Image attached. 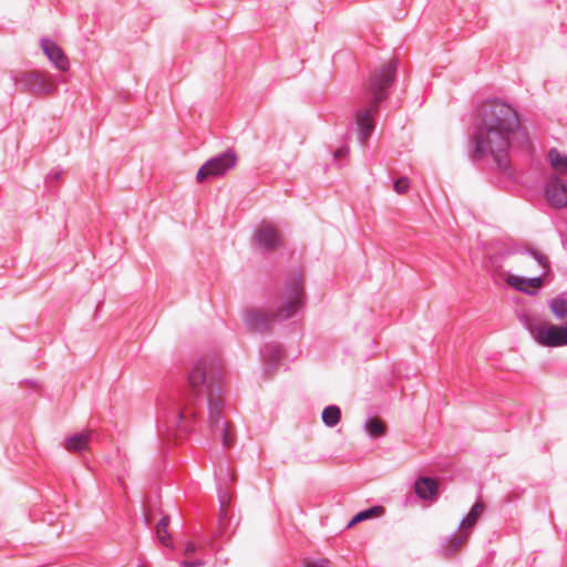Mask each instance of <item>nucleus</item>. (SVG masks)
Here are the masks:
<instances>
[{
    "label": "nucleus",
    "mask_w": 567,
    "mask_h": 567,
    "mask_svg": "<svg viewBox=\"0 0 567 567\" xmlns=\"http://www.w3.org/2000/svg\"><path fill=\"white\" fill-rule=\"evenodd\" d=\"M383 512V508L381 506H372L368 509L361 511L357 513L348 523L347 528H351L354 525L367 520L371 517L378 516Z\"/></svg>",
    "instance_id": "nucleus-19"
},
{
    "label": "nucleus",
    "mask_w": 567,
    "mask_h": 567,
    "mask_svg": "<svg viewBox=\"0 0 567 567\" xmlns=\"http://www.w3.org/2000/svg\"><path fill=\"white\" fill-rule=\"evenodd\" d=\"M16 83L21 91L38 95H49L56 90L53 81L39 72L21 73L16 78Z\"/></svg>",
    "instance_id": "nucleus-9"
},
{
    "label": "nucleus",
    "mask_w": 567,
    "mask_h": 567,
    "mask_svg": "<svg viewBox=\"0 0 567 567\" xmlns=\"http://www.w3.org/2000/svg\"><path fill=\"white\" fill-rule=\"evenodd\" d=\"M545 197L553 207L567 206V182L557 175H551L545 186Z\"/></svg>",
    "instance_id": "nucleus-11"
},
{
    "label": "nucleus",
    "mask_w": 567,
    "mask_h": 567,
    "mask_svg": "<svg viewBox=\"0 0 567 567\" xmlns=\"http://www.w3.org/2000/svg\"><path fill=\"white\" fill-rule=\"evenodd\" d=\"M528 331L536 343L546 348H560L567 346V321L555 324L549 321H539L528 324Z\"/></svg>",
    "instance_id": "nucleus-7"
},
{
    "label": "nucleus",
    "mask_w": 567,
    "mask_h": 567,
    "mask_svg": "<svg viewBox=\"0 0 567 567\" xmlns=\"http://www.w3.org/2000/svg\"><path fill=\"white\" fill-rule=\"evenodd\" d=\"M485 509L483 502H476L467 515L460 522L458 530L445 537L441 543V550L444 555H452L465 544Z\"/></svg>",
    "instance_id": "nucleus-6"
},
{
    "label": "nucleus",
    "mask_w": 567,
    "mask_h": 567,
    "mask_svg": "<svg viewBox=\"0 0 567 567\" xmlns=\"http://www.w3.org/2000/svg\"><path fill=\"white\" fill-rule=\"evenodd\" d=\"M429 499H430V501H434L435 498H434V497H431V498H429Z\"/></svg>",
    "instance_id": "nucleus-29"
},
{
    "label": "nucleus",
    "mask_w": 567,
    "mask_h": 567,
    "mask_svg": "<svg viewBox=\"0 0 567 567\" xmlns=\"http://www.w3.org/2000/svg\"><path fill=\"white\" fill-rule=\"evenodd\" d=\"M322 422L327 426H334L340 422L341 411L337 405H329L322 411Z\"/></svg>",
    "instance_id": "nucleus-20"
},
{
    "label": "nucleus",
    "mask_w": 567,
    "mask_h": 567,
    "mask_svg": "<svg viewBox=\"0 0 567 567\" xmlns=\"http://www.w3.org/2000/svg\"><path fill=\"white\" fill-rule=\"evenodd\" d=\"M41 48L48 59L55 65L60 71H66L70 68V62L62 49L53 41L49 39L41 40Z\"/></svg>",
    "instance_id": "nucleus-13"
},
{
    "label": "nucleus",
    "mask_w": 567,
    "mask_h": 567,
    "mask_svg": "<svg viewBox=\"0 0 567 567\" xmlns=\"http://www.w3.org/2000/svg\"><path fill=\"white\" fill-rule=\"evenodd\" d=\"M409 187H410V182L406 177H401V178L396 179L394 183V190L398 194L406 193Z\"/></svg>",
    "instance_id": "nucleus-22"
},
{
    "label": "nucleus",
    "mask_w": 567,
    "mask_h": 567,
    "mask_svg": "<svg viewBox=\"0 0 567 567\" xmlns=\"http://www.w3.org/2000/svg\"><path fill=\"white\" fill-rule=\"evenodd\" d=\"M256 241L260 247L272 250L280 246L281 237L274 225L264 223L256 233Z\"/></svg>",
    "instance_id": "nucleus-12"
},
{
    "label": "nucleus",
    "mask_w": 567,
    "mask_h": 567,
    "mask_svg": "<svg viewBox=\"0 0 567 567\" xmlns=\"http://www.w3.org/2000/svg\"><path fill=\"white\" fill-rule=\"evenodd\" d=\"M302 305V284L295 279L286 289L284 302L276 312L266 310H251L246 316V322L255 330L266 329L274 320H285L292 317Z\"/></svg>",
    "instance_id": "nucleus-5"
},
{
    "label": "nucleus",
    "mask_w": 567,
    "mask_h": 567,
    "mask_svg": "<svg viewBox=\"0 0 567 567\" xmlns=\"http://www.w3.org/2000/svg\"><path fill=\"white\" fill-rule=\"evenodd\" d=\"M440 482L432 477H421L415 482L414 489L416 496H435L441 491Z\"/></svg>",
    "instance_id": "nucleus-15"
},
{
    "label": "nucleus",
    "mask_w": 567,
    "mask_h": 567,
    "mask_svg": "<svg viewBox=\"0 0 567 567\" xmlns=\"http://www.w3.org/2000/svg\"><path fill=\"white\" fill-rule=\"evenodd\" d=\"M145 522H146L147 525L151 524V515L150 514H146Z\"/></svg>",
    "instance_id": "nucleus-28"
},
{
    "label": "nucleus",
    "mask_w": 567,
    "mask_h": 567,
    "mask_svg": "<svg viewBox=\"0 0 567 567\" xmlns=\"http://www.w3.org/2000/svg\"><path fill=\"white\" fill-rule=\"evenodd\" d=\"M349 154V147L348 146H342L340 148H338L334 153H333V156L336 159H339L341 157H344Z\"/></svg>",
    "instance_id": "nucleus-25"
},
{
    "label": "nucleus",
    "mask_w": 567,
    "mask_h": 567,
    "mask_svg": "<svg viewBox=\"0 0 567 567\" xmlns=\"http://www.w3.org/2000/svg\"><path fill=\"white\" fill-rule=\"evenodd\" d=\"M195 550H196V546L192 543H188L185 548V555H187V556L192 555L195 553Z\"/></svg>",
    "instance_id": "nucleus-26"
},
{
    "label": "nucleus",
    "mask_w": 567,
    "mask_h": 567,
    "mask_svg": "<svg viewBox=\"0 0 567 567\" xmlns=\"http://www.w3.org/2000/svg\"><path fill=\"white\" fill-rule=\"evenodd\" d=\"M548 158H549L551 168L556 173H558L560 175H564L567 173V155L566 154L559 152L556 148H551L548 152Z\"/></svg>",
    "instance_id": "nucleus-18"
},
{
    "label": "nucleus",
    "mask_w": 567,
    "mask_h": 567,
    "mask_svg": "<svg viewBox=\"0 0 567 567\" xmlns=\"http://www.w3.org/2000/svg\"><path fill=\"white\" fill-rule=\"evenodd\" d=\"M548 308L558 320L567 318V295H559L548 300Z\"/></svg>",
    "instance_id": "nucleus-17"
},
{
    "label": "nucleus",
    "mask_w": 567,
    "mask_h": 567,
    "mask_svg": "<svg viewBox=\"0 0 567 567\" xmlns=\"http://www.w3.org/2000/svg\"><path fill=\"white\" fill-rule=\"evenodd\" d=\"M204 560L196 559V560H182L181 567H200L204 566Z\"/></svg>",
    "instance_id": "nucleus-24"
},
{
    "label": "nucleus",
    "mask_w": 567,
    "mask_h": 567,
    "mask_svg": "<svg viewBox=\"0 0 567 567\" xmlns=\"http://www.w3.org/2000/svg\"><path fill=\"white\" fill-rule=\"evenodd\" d=\"M303 567H330V561L327 558L306 560Z\"/></svg>",
    "instance_id": "nucleus-23"
},
{
    "label": "nucleus",
    "mask_w": 567,
    "mask_h": 567,
    "mask_svg": "<svg viewBox=\"0 0 567 567\" xmlns=\"http://www.w3.org/2000/svg\"><path fill=\"white\" fill-rule=\"evenodd\" d=\"M208 422L210 427L217 432L225 446L233 444V436L229 431V425L223 419V402L219 396L214 395L212 392L208 394Z\"/></svg>",
    "instance_id": "nucleus-10"
},
{
    "label": "nucleus",
    "mask_w": 567,
    "mask_h": 567,
    "mask_svg": "<svg viewBox=\"0 0 567 567\" xmlns=\"http://www.w3.org/2000/svg\"><path fill=\"white\" fill-rule=\"evenodd\" d=\"M188 388L189 393L175 403L166 413L165 421L169 430L176 429L183 432L188 430L189 419L195 415L192 406L193 401L206 388V367L203 362H196L192 367L188 373Z\"/></svg>",
    "instance_id": "nucleus-4"
},
{
    "label": "nucleus",
    "mask_w": 567,
    "mask_h": 567,
    "mask_svg": "<svg viewBox=\"0 0 567 567\" xmlns=\"http://www.w3.org/2000/svg\"><path fill=\"white\" fill-rule=\"evenodd\" d=\"M364 429L372 437L382 436L385 433V425L379 419H369L364 424Z\"/></svg>",
    "instance_id": "nucleus-21"
},
{
    "label": "nucleus",
    "mask_w": 567,
    "mask_h": 567,
    "mask_svg": "<svg viewBox=\"0 0 567 567\" xmlns=\"http://www.w3.org/2000/svg\"><path fill=\"white\" fill-rule=\"evenodd\" d=\"M520 126L518 112L511 104L497 100L484 103L472 140L474 158L491 157L507 172L509 152Z\"/></svg>",
    "instance_id": "nucleus-1"
},
{
    "label": "nucleus",
    "mask_w": 567,
    "mask_h": 567,
    "mask_svg": "<svg viewBox=\"0 0 567 567\" xmlns=\"http://www.w3.org/2000/svg\"><path fill=\"white\" fill-rule=\"evenodd\" d=\"M159 514L162 517L156 525V537L163 546L172 547V536L167 529L171 522V516L169 514L164 513L162 509H159Z\"/></svg>",
    "instance_id": "nucleus-16"
},
{
    "label": "nucleus",
    "mask_w": 567,
    "mask_h": 567,
    "mask_svg": "<svg viewBox=\"0 0 567 567\" xmlns=\"http://www.w3.org/2000/svg\"><path fill=\"white\" fill-rule=\"evenodd\" d=\"M231 498H219L220 501V512H225L226 511V505H227V502L226 501H230Z\"/></svg>",
    "instance_id": "nucleus-27"
},
{
    "label": "nucleus",
    "mask_w": 567,
    "mask_h": 567,
    "mask_svg": "<svg viewBox=\"0 0 567 567\" xmlns=\"http://www.w3.org/2000/svg\"><path fill=\"white\" fill-rule=\"evenodd\" d=\"M93 431L84 430L80 433L68 436L64 440L63 446L68 452L80 453L89 449Z\"/></svg>",
    "instance_id": "nucleus-14"
},
{
    "label": "nucleus",
    "mask_w": 567,
    "mask_h": 567,
    "mask_svg": "<svg viewBox=\"0 0 567 567\" xmlns=\"http://www.w3.org/2000/svg\"><path fill=\"white\" fill-rule=\"evenodd\" d=\"M237 163V155L234 151H226L208 159L197 172L196 181L203 183L208 178L223 176Z\"/></svg>",
    "instance_id": "nucleus-8"
},
{
    "label": "nucleus",
    "mask_w": 567,
    "mask_h": 567,
    "mask_svg": "<svg viewBox=\"0 0 567 567\" xmlns=\"http://www.w3.org/2000/svg\"><path fill=\"white\" fill-rule=\"evenodd\" d=\"M515 264L523 275L506 274L505 282L526 295H535L540 290L551 271L549 258L536 248H527L519 252Z\"/></svg>",
    "instance_id": "nucleus-2"
},
{
    "label": "nucleus",
    "mask_w": 567,
    "mask_h": 567,
    "mask_svg": "<svg viewBox=\"0 0 567 567\" xmlns=\"http://www.w3.org/2000/svg\"><path fill=\"white\" fill-rule=\"evenodd\" d=\"M396 61L391 60L382 65L368 82L367 95L369 105L360 107L354 115L359 131V138L362 144L367 142L374 130V115L378 112L379 103L385 99V89L389 87L395 76Z\"/></svg>",
    "instance_id": "nucleus-3"
}]
</instances>
